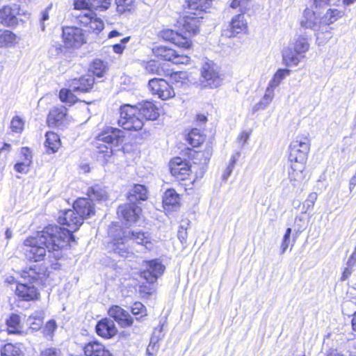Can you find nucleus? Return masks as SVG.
I'll return each mask as SVG.
<instances>
[{
	"label": "nucleus",
	"mask_w": 356,
	"mask_h": 356,
	"mask_svg": "<svg viewBox=\"0 0 356 356\" xmlns=\"http://www.w3.org/2000/svg\"><path fill=\"white\" fill-rule=\"evenodd\" d=\"M134 0H115L118 11L124 13L130 10L134 5Z\"/></svg>",
	"instance_id": "obj_52"
},
{
	"label": "nucleus",
	"mask_w": 356,
	"mask_h": 356,
	"mask_svg": "<svg viewBox=\"0 0 356 356\" xmlns=\"http://www.w3.org/2000/svg\"><path fill=\"white\" fill-rule=\"evenodd\" d=\"M146 269L141 272V277L149 283H154L165 270V266L158 259L145 261Z\"/></svg>",
	"instance_id": "obj_14"
},
{
	"label": "nucleus",
	"mask_w": 356,
	"mask_h": 356,
	"mask_svg": "<svg viewBox=\"0 0 356 356\" xmlns=\"http://www.w3.org/2000/svg\"><path fill=\"white\" fill-rule=\"evenodd\" d=\"M15 293L23 300L30 301L39 298L40 293L34 284L32 283L18 284Z\"/></svg>",
	"instance_id": "obj_21"
},
{
	"label": "nucleus",
	"mask_w": 356,
	"mask_h": 356,
	"mask_svg": "<svg viewBox=\"0 0 356 356\" xmlns=\"http://www.w3.org/2000/svg\"><path fill=\"white\" fill-rule=\"evenodd\" d=\"M40 356H60V351L56 348H47L43 350Z\"/></svg>",
	"instance_id": "obj_59"
},
{
	"label": "nucleus",
	"mask_w": 356,
	"mask_h": 356,
	"mask_svg": "<svg viewBox=\"0 0 356 356\" xmlns=\"http://www.w3.org/2000/svg\"><path fill=\"white\" fill-rule=\"evenodd\" d=\"M60 225H66L68 228L59 227L60 229L67 231L69 233L70 241H74V237L72 233L76 231L83 223L82 218L78 215L74 209L61 211L58 218Z\"/></svg>",
	"instance_id": "obj_7"
},
{
	"label": "nucleus",
	"mask_w": 356,
	"mask_h": 356,
	"mask_svg": "<svg viewBox=\"0 0 356 356\" xmlns=\"http://www.w3.org/2000/svg\"><path fill=\"white\" fill-rule=\"evenodd\" d=\"M310 145L308 136H297L289 146V160L291 163L306 164Z\"/></svg>",
	"instance_id": "obj_5"
},
{
	"label": "nucleus",
	"mask_w": 356,
	"mask_h": 356,
	"mask_svg": "<svg viewBox=\"0 0 356 356\" xmlns=\"http://www.w3.org/2000/svg\"><path fill=\"white\" fill-rule=\"evenodd\" d=\"M187 15L180 18L178 22L179 31L191 40V38L199 32L200 26V19L203 17L199 14L194 15L186 13Z\"/></svg>",
	"instance_id": "obj_6"
},
{
	"label": "nucleus",
	"mask_w": 356,
	"mask_h": 356,
	"mask_svg": "<svg viewBox=\"0 0 356 356\" xmlns=\"http://www.w3.org/2000/svg\"><path fill=\"white\" fill-rule=\"evenodd\" d=\"M83 350L86 356H113L104 345L97 340L87 342L84 345Z\"/></svg>",
	"instance_id": "obj_22"
},
{
	"label": "nucleus",
	"mask_w": 356,
	"mask_h": 356,
	"mask_svg": "<svg viewBox=\"0 0 356 356\" xmlns=\"http://www.w3.org/2000/svg\"><path fill=\"white\" fill-rule=\"evenodd\" d=\"M249 1L250 0H233L231 4V7L234 8L239 6L245 8Z\"/></svg>",
	"instance_id": "obj_63"
},
{
	"label": "nucleus",
	"mask_w": 356,
	"mask_h": 356,
	"mask_svg": "<svg viewBox=\"0 0 356 356\" xmlns=\"http://www.w3.org/2000/svg\"><path fill=\"white\" fill-rule=\"evenodd\" d=\"M162 37L165 40H169L184 49H188L191 46V41L187 36L182 35L180 31H175L171 29L164 30Z\"/></svg>",
	"instance_id": "obj_20"
},
{
	"label": "nucleus",
	"mask_w": 356,
	"mask_h": 356,
	"mask_svg": "<svg viewBox=\"0 0 356 356\" xmlns=\"http://www.w3.org/2000/svg\"><path fill=\"white\" fill-rule=\"evenodd\" d=\"M50 8H47L45 10L42 12V17H41V29L42 31L44 30V22L49 19V10Z\"/></svg>",
	"instance_id": "obj_64"
},
{
	"label": "nucleus",
	"mask_w": 356,
	"mask_h": 356,
	"mask_svg": "<svg viewBox=\"0 0 356 356\" xmlns=\"http://www.w3.org/2000/svg\"><path fill=\"white\" fill-rule=\"evenodd\" d=\"M142 209L132 202L120 205L118 208V215L120 218L124 220L127 224L131 225L138 220Z\"/></svg>",
	"instance_id": "obj_13"
},
{
	"label": "nucleus",
	"mask_w": 356,
	"mask_h": 356,
	"mask_svg": "<svg viewBox=\"0 0 356 356\" xmlns=\"http://www.w3.org/2000/svg\"><path fill=\"white\" fill-rule=\"evenodd\" d=\"M118 330L114 322L109 318H104L96 325L97 334L106 339H111L117 334Z\"/></svg>",
	"instance_id": "obj_24"
},
{
	"label": "nucleus",
	"mask_w": 356,
	"mask_h": 356,
	"mask_svg": "<svg viewBox=\"0 0 356 356\" xmlns=\"http://www.w3.org/2000/svg\"><path fill=\"white\" fill-rule=\"evenodd\" d=\"M148 191L145 185L134 184L129 191L127 199L129 202L135 204L138 201L147 199Z\"/></svg>",
	"instance_id": "obj_27"
},
{
	"label": "nucleus",
	"mask_w": 356,
	"mask_h": 356,
	"mask_svg": "<svg viewBox=\"0 0 356 356\" xmlns=\"http://www.w3.org/2000/svg\"><path fill=\"white\" fill-rule=\"evenodd\" d=\"M72 90L62 89L59 92V97L61 102L68 104L70 106L77 101L76 97L72 93Z\"/></svg>",
	"instance_id": "obj_48"
},
{
	"label": "nucleus",
	"mask_w": 356,
	"mask_h": 356,
	"mask_svg": "<svg viewBox=\"0 0 356 356\" xmlns=\"http://www.w3.org/2000/svg\"><path fill=\"white\" fill-rule=\"evenodd\" d=\"M91 70L94 75L102 77L106 71V66L101 60H95L91 65Z\"/></svg>",
	"instance_id": "obj_49"
},
{
	"label": "nucleus",
	"mask_w": 356,
	"mask_h": 356,
	"mask_svg": "<svg viewBox=\"0 0 356 356\" xmlns=\"http://www.w3.org/2000/svg\"><path fill=\"white\" fill-rule=\"evenodd\" d=\"M124 236L127 239L129 238L131 243H136L138 245L144 246L147 250H150L153 248V243L148 232L124 229Z\"/></svg>",
	"instance_id": "obj_17"
},
{
	"label": "nucleus",
	"mask_w": 356,
	"mask_h": 356,
	"mask_svg": "<svg viewBox=\"0 0 356 356\" xmlns=\"http://www.w3.org/2000/svg\"><path fill=\"white\" fill-rule=\"evenodd\" d=\"M63 38L65 46L68 48L79 47L85 42L82 29L73 26L63 29Z\"/></svg>",
	"instance_id": "obj_12"
},
{
	"label": "nucleus",
	"mask_w": 356,
	"mask_h": 356,
	"mask_svg": "<svg viewBox=\"0 0 356 356\" xmlns=\"http://www.w3.org/2000/svg\"><path fill=\"white\" fill-rule=\"evenodd\" d=\"M90 8L104 11L109 8L111 0H88Z\"/></svg>",
	"instance_id": "obj_50"
},
{
	"label": "nucleus",
	"mask_w": 356,
	"mask_h": 356,
	"mask_svg": "<svg viewBox=\"0 0 356 356\" xmlns=\"http://www.w3.org/2000/svg\"><path fill=\"white\" fill-rule=\"evenodd\" d=\"M187 78V74L185 72L179 71L171 74L170 79L175 83H185Z\"/></svg>",
	"instance_id": "obj_53"
},
{
	"label": "nucleus",
	"mask_w": 356,
	"mask_h": 356,
	"mask_svg": "<svg viewBox=\"0 0 356 356\" xmlns=\"http://www.w3.org/2000/svg\"><path fill=\"white\" fill-rule=\"evenodd\" d=\"M154 54L165 60L171 61L175 64H188L190 57L185 54H180L173 49L165 46H159L153 49Z\"/></svg>",
	"instance_id": "obj_10"
},
{
	"label": "nucleus",
	"mask_w": 356,
	"mask_h": 356,
	"mask_svg": "<svg viewBox=\"0 0 356 356\" xmlns=\"http://www.w3.org/2000/svg\"><path fill=\"white\" fill-rule=\"evenodd\" d=\"M122 137V130L113 127L107 128L106 131L97 138L98 157L107 161L113 155V146H118Z\"/></svg>",
	"instance_id": "obj_2"
},
{
	"label": "nucleus",
	"mask_w": 356,
	"mask_h": 356,
	"mask_svg": "<svg viewBox=\"0 0 356 356\" xmlns=\"http://www.w3.org/2000/svg\"><path fill=\"white\" fill-rule=\"evenodd\" d=\"M290 44L294 49V51L301 56H304L309 48L307 39L302 36H299L294 42L290 43Z\"/></svg>",
	"instance_id": "obj_44"
},
{
	"label": "nucleus",
	"mask_w": 356,
	"mask_h": 356,
	"mask_svg": "<svg viewBox=\"0 0 356 356\" xmlns=\"http://www.w3.org/2000/svg\"><path fill=\"white\" fill-rule=\"evenodd\" d=\"M56 323L54 320L49 321L45 325L44 332L47 335H51L53 334L54 330L56 329Z\"/></svg>",
	"instance_id": "obj_57"
},
{
	"label": "nucleus",
	"mask_w": 356,
	"mask_h": 356,
	"mask_svg": "<svg viewBox=\"0 0 356 356\" xmlns=\"http://www.w3.org/2000/svg\"><path fill=\"white\" fill-rule=\"evenodd\" d=\"M16 40V35L8 30H0V47L11 46Z\"/></svg>",
	"instance_id": "obj_45"
},
{
	"label": "nucleus",
	"mask_w": 356,
	"mask_h": 356,
	"mask_svg": "<svg viewBox=\"0 0 356 356\" xmlns=\"http://www.w3.org/2000/svg\"><path fill=\"white\" fill-rule=\"evenodd\" d=\"M248 29V24L243 14H238L232 17L227 28L223 30V35L227 38L236 36Z\"/></svg>",
	"instance_id": "obj_15"
},
{
	"label": "nucleus",
	"mask_w": 356,
	"mask_h": 356,
	"mask_svg": "<svg viewBox=\"0 0 356 356\" xmlns=\"http://www.w3.org/2000/svg\"><path fill=\"white\" fill-rule=\"evenodd\" d=\"M118 124L125 130L134 131L140 130L144 126V121L138 106L129 104L122 106Z\"/></svg>",
	"instance_id": "obj_3"
},
{
	"label": "nucleus",
	"mask_w": 356,
	"mask_h": 356,
	"mask_svg": "<svg viewBox=\"0 0 356 356\" xmlns=\"http://www.w3.org/2000/svg\"><path fill=\"white\" fill-rule=\"evenodd\" d=\"M24 122L22 120L16 116L11 121V129L13 131L20 132L23 129Z\"/></svg>",
	"instance_id": "obj_54"
},
{
	"label": "nucleus",
	"mask_w": 356,
	"mask_h": 356,
	"mask_svg": "<svg viewBox=\"0 0 356 356\" xmlns=\"http://www.w3.org/2000/svg\"><path fill=\"white\" fill-rule=\"evenodd\" d=\"M177 235L181 243H185L186 242L187 232L186 228L184 227V225H181L179 227Z\"/></svg>",
	"instance_id": "obj_61"
},
{
	"label": "nucleus",
	"mask_w": 356,
	"mask_h": 356,
	"mask_svg": "<svg viewBox=\"0 0 356 356\" xmlns=\"http://www.w3.org/2000/svg\"><path fill=\"white\" fill-rule=\"evenodd\" d=\"M275 88L268 84L264 95L261 101L255 105L256 109H265L270 104L275 96Z\"/></svg>",
	"instance_id": "obj_37"
},
{
	"label": "nucleus",
	"mask_w": 356,
	"mask_h": 356,
	"mask_svg": "<svg viewBox=\"0 0 356 356\" xmlns=\"http://www.w3.org/2000/svg\"><path fill=\"white\" fill-rule=\"evenodd\" d=\"M44 317V309H40L35 310L31 315L28 317L26 319V323L33 330H39L43 324Z\"/></svg>",
	"instance_id": "obj_34"
},
{
	"label": "nucleus",
	"mask_w": 356,
	"mask_h": 356,
	"mask_svg": "<svg viewBox=\"0 0 356 356\" xmlns=\"http://www.w3.org/2000/svg\"><path fill=\"white\" fill-rule=\"evenodd\" d=\"M186 2L188 9L186 13L194 15H201L211 4V0H186Z\"/></svg>",
	"instance_id": "obj_30"
},
{
	"label": "nucleus",
	"mask_w": 356,
	"mask_h": 356,
	"mask_svg": "<svg viewBox=\"0 0 356 356\" xmlns=\"http://www.w3.org/2000/svg\"><path fill=\"white\" fill-rule=\"evenodd\" d=\"M291 234V229L287 228L286 230V232L284 235L283 240H282V244L280 246L281 254H284L289 247V238H290Z\"/></svg>",
	"instance_id": "obj_56"
},
{
	"label": "nucleus",
	"mask_w": 356,
	"mask_h": 356,
	"mask_svg": "<svg viewBox=\"0 0 356 356\" xmlns=\"http://www.w3.org/2000/svg\"><path fill=\"white\" fill-rule=\"evenodd\" d=\"M306 164L291 163V169L289 171V177L293 186H300L306 178Z\"/></svg>",
	"instance_id": "obj_25"
},
{
	"label": "nucleus",
	"mask_w": 356,
	"mask_h": 356,
	"mask_svg": "<svg viewBox=\"0 0 356 356\" xmlns=\"http://www.w3.org/2000/svg\"><path fill=\"white\" fill-rule=\"evenodd\" d=\"M131 312L136 316V320H140L142 317L147 316L145 307L139 302H135L131 307Z\"/></svg>",
	"instance_id": "obj_51"
},
{
	"label": "nucleus",
	"mask_w": 356,
	"mask_h": 356,
	"mask_svg": "<svg viewBox=\"0 0 356 356\" xmlns=\"http://www.w3.org/2000/svg\"><path fill=\"white\" fill-rule=\"evenodd\" d=\"M67 109L64 106L54 107L47 117V122L50 127L60 126L66 115Z\"/></svg>",
	"instance_id": "obj_28"
},
{
	"label": "nucleus",
	"mask_w": 356,
	"mask_h": 356,
	"mask_svg": "<svg viewBox=\"0 0 356 356\" xmlns=\"http://www.w3.org/2000/svg\"><path fill=\"white\" fill-rule=\"evenodd\" d=\"M304 57L296 52L290 44L282 51L283 61L287 66L298 65Z\"/></svg>",
	"instance_id": "obj_32"
},
{
	"label": "nucleus",
	"mask_w": 356,
	"mask_h": 356,
	"mask_svg": "<svg viewBox=\"0 0 356 356\" xmlns=\"http://www.w3.org/2000/svg\"><path fill=\"white\" fill-rule=\"evenodd\" d=\"M73 208L83 220L95 214L94 204L89 198H79L74 202Z\"/></svg>",
	"instance_id": "obj_23"
},
{
	"label": "nucleus",
	"mask_w": 356,
	"mask_h": 356,
	"mask_svg": "<svg viewBox=\"0 0 356 356\" xmlns=\"http://www.w3.org/2000/svg\"><path fill=\"white\" fill-rule=\"evenodd\" d=\"M129 39L130 37L124 38L120 40V43L113 44L112 46L113 51L116 54H121L125 48L124 44L129 41Z\"/></svg>",
	"instance_id": "obj_55"
},
{
	"label": "nucleus",
	"mask_w": 356,
	"mask_h": 356,
	"mask_svg": "<svg viewBox=\"0 0 356 356\" xmlns=\"http://www.w3.org/2000/svg\"><path fill=\"white\" fill-rule=\"evenodd\" d=\"M179 204V196L174 189L167 190L163 196V208L167 211L175 209Z\"/></svg>",
	"instance_id": "obj_33"
},
{
	"label": "nucleus",
	"mask_w": 356,
	"mask_h": 356,
	"mask_svg": "<svg viewBox=\"0 0 356 356\" xmlns=\"http://www.w3.org/2000/svg\"><path fill=\"white\" fill-rule=\"evenodd\" d=\"M344 15L343 10L338 9H329L322 18L323 23L325 24H330L336 22Z\"/></svg>",
	"instance_id": "obj_41"
},
{
	"label": "nucleus",
	"mask_w": 356,
	"mask_h": 356,
	"mask_svg": "<svg viewBox=\"0 0 356 356\" xmlns=\"http://www.w3.org/2000/svg\"><path fill=\"white\" fill-rule=\"evenodd\" d=\"M6 324L9 334H20L22 332L20 318L17 314H12L6 321Z\"/></svg>",
	"instance_id": "obj_39"
},
{
	"label": "nucleus",
	"mask_w": 356,
	"mask_h": 356,
	"mask_svg": "<svg viewBox=\"0 0 356 356\" xmlns=\"http://www.w3.org/2000/svg\"><path fill=\"white\" fill-rule=\"evenodd\" d=\"M74 5L76 9H84L88 8L89 10H91L88 0V1L86 0H74Z\"/></svg>",
	"instance_id": "obj_60"
},
{
	"label": "nucleus",
	"mask_w": 356,
	"mask_h": 356,
	"mask_svg": "<svg viewBox=\"0 0 356 356\" xmlns=\"http://www.w3.org/2000/svg\"><path fill=\"white\" fill-rule=\"evenodd\" d=\"M79 22L85 26L95 31H100L104 29V22L95 17V14L87 10L83 14L78 17Z\"/></svg>",
	"instance_id": "obj_19"
},
{
	"label": "nucleus",
	"mask_w": 356,
	"mask_h": 356,
	"mask_svg": "<svg viewBox=\"0 0 356 356\" xmlns=\"http://www.w3.org/2000/svg\"><path fill=\"white\" fill-rule=\"evenodd\" d=\"M170 168L172 175L181 180H185L192 171L188 162L183 161L179 157L175 158L170 161Z\"/></svg>",
	"instance_id": "obj_16"
},
{
	"label": "nucleus",
	"mask_w": 356,
	"mask_h": 356,
	"mask_svg": "<svg viewBox=\"0 0 356 356\" xmlns=\"http://www.w3.org/2000/svg\"><path fill=\"white\" fill-rule=\"evenodd\" d=\"M69 233L58 225H49L35 236L24 240L22 251L27 259L35 262L42 261L47 250L49 257L56 259L61 257L60 250L69 244Z\"/></svg>",
	"instance_id": "obj_1"
},
{
	"label": "nucleus",
	"mask_w": 356,
	"mask_h": 356,
	"mask_svg": "<svg viewBox=\"0 0 356 356\" xmlns=\"http://www.w3.org/2000/svg\"><path fill=\"white\" fill-rule=\"evenodd\" d=\"M200 84L203 87L218 88L222 83L219 72L212 62L205 63L201 69Z\"/></svg>",
	"instance_id": "obj_8"
},
{
	"label": "nucleus",
	"mask_w": 356,
	"mask_h": 356,
	"mask_svg": "<svg viewBox=\"0 0 356 356\" xmlns=\"http://www.w3.org/2000/svg\"><path fill=\"white\" fill-rule=\"evenodd\" d=\"M205 136L198 129H193L188 134L187 140L193 147L200 146L204 140Z\"/></svg>",
	"instance_id": "obj_40"
},
{
	"label": "nucleus",
	"mask_w": 356,
	"mask_h": 356,
	"mask_svg": "<svg viewBox=\"0 0 356 356\" xmlns=\"http://www.w3.org/2000/svg\"><path fill=\"white\" fill-rule=\"evenodd\" d=\"M161 332H162V326L159 329L156 328L154 331L153 335L151 337L150 342L149 346L147 348V353L150 355H154V352L156 351L159 348V346L157 343L159 339L161 338Z\"/></svg>",
	"instance_id": "obj_42"
},
{
	"label": "nucleus",
	"mask_w": 356,
	"mask_h": 356,
	"mask_svg": "<svg viewBox=\"0 0 356 356\" xmlns=\"http://www.w3.org/2000/svg\"><path fill=\"white\" fill-rule=\"evenodd\" d=\"M44 276V273L37 271L36 265H34L33 267H30L27 270H24L22 275L24 279L33 281V282H38L40 280H42Z\"/></svg>",
	"instance_id": "obj_43"
},
{
	"label": "nucleus",
	"mask_w": 356,
	"mask_h": 356,
	"mask_svg": "<svg viewBox=\"0 0 356 356\" xmlns=\"http://www.w3.org/2000/svg\"><path fill=\"white\" fill-rule=\"evenodd\" d=\"M22 152L24 154L25 161L16 163L15 165V170L20 173H26L29 170V164L31 163V156L27 154L29 152L28 148H22Z\"/></svg>",
	"instance_id": "obj_46"
},
{
	"label": "nucleus",
	"mask_w": 356,
	"mask_h": 356,
	"mask_svg": "<svg viewBox=\"0 0 356 356\" xmlns=\"http://www.w3.org/2000/svg\"><path fill=\"white\" fill-rule=\"evenodd\" d=\"M317 193H311L307 199L305 201V204L307 207H312L314 205L315 202L317 200Z\"/></svg>",
	"instance_id": "obj_62"
},
{
	"label": "nucleus",
	"mask_w": 356,
	"mask_h": 356,
	"mask_svg": "<svg viewBox=\"0 0 356 356\" xmlns=\"http://www.w3.org/2000/svg\"><path fill=\"white\" fill-rule=\"evenodd\" d=\"M87 195L92 201V200H104L107 198L106 191L99 185L88 188Z\"/></svg>",
	"instance_id": "obj_38"
},
{
	"label": "nucleus",
	"mask_w": 356,
	"mask_h": 356,
	"mask_svg": "<svg viewBox=\"0 0 356 356\" xmlns=\"http://www.w3.org/2000/svg\"><path fill=\"white\" fill-rule=\"evenodd\" d=\"M94 84V78L90 75L83 76L72 81L71 88L74 92H86Z\"/></svg>",
	"instance_id": "obj_29"
},
{
	"label": "nucleus",
	"mask_w": 356,
	"mask_h": 356,
	"mask_svg": "<svg viewBox=\"0 0 356 356\" xmlns=\"http://www.w3.org/2000/svg\"><path fill=\"white\" fill-rule=\"evenodd\" d=\"M234 164H235V159L233 158L222 176V178L224 181H227V179L229 178V177L231 175V174L233 171V169L234 168Z\"/></svg>",
	"instance_id": "obj_58"
},
{
	"label": "nucleus",
	"mask_w": 356,
	"mask_h": 356,
	"mask_svg": "<svg viewBox=\"0 0 356 356\" xmlns=\"http://www.w3.org/2000/svg\"><path fill=\"white\" fill-rule=\"evenodd\" d=\"M148 85L152 92L163 100L170 99L175 95L172 87L163 79H152L149 81Z\"/></svg>",
	"instance_id": "obj_11"
},
{
	"label": "nucleus",
	"mask_w": 356,
	"mask_h": 356,
	"mask_svg": "<svg viewBox=\"0 0 356 356\" xmlns=\"http://www.w3.org/2000/svg\"><path fill=\"white\" fill-rule=\"evenodd\" d=\"M1 356H24L21 344L6 343L1 348Z\"/></svg>",
	"instance_id": "obj_36"
},
{
	"label": "nucleus",
	"mask_w": 356,
	"mask_h": 356,
	"mask_svg": "<svg viewBox=\"0 0 356 356\" xmlns=\"http://www.w3.org/2000/svg\"><path fill=\"white\" fill-rule=\"evenodd\" d=\"M321 23L323 21L320 20L314 10L309 8L305 9L303 17L300 21L302 27L317 31L321 28Z\"/></svg>",
	"instance_id": "obj_26"
},
{
	"label": "nucleus",
	"mask_w": 356,
	"mask_h": 356,
	"mask_svg": "<svg viewBox=\"0 0 356 356\" xmlns=\"http://www.w3.org/2000/svg\"><path fill=\"white\" fill-rule=\"evenodd\" d=\"M140 113V116L143 118V120H156L159 114L158 108L152 102H145L140 104L138 107Z\"/></svg>",
	"instance_id": "obj_31"
},
{
	"label": "nucleus",
	"mask_w": 356,
	"mask_h": 356,
	"mask_svg": "<svg viewBox=\"0 0 356 356\" xmlns=\"http://www.w3.org/2000/svg\"><path fill=\"white\" fill-rule=\"evenodd\" d=\"M108 314L122 327H130L133 324L134 320L131 315L120 306L111 307L108 310Z\"/></svg>",
	"instance_id": "obj_18"
},
{
	"label": "nucleus",
	"mask_w": 356,
	"mask_h": 356,
	"mask_svg": "<svg viewBox=\"0 0 356 356\" xmlns=\"http://www.w3.org/2000/svg\"><path fill=\"white\" fill-rule=\"evenodd\" d=\"M29 15L27 12L22 10L19 5L13 4L11 6H4L0 10V23L4 26H13L22 21L20 16Z\"/></svg>",
	"instance_id": "obj_9"
},
{
	"label": "nucleus",
	"mask_w": 356,
	"mask_h": 356,
	"mask_svg": "<svg viewBox=\"0 0 356 356\" xmlns=\"http://www.w3.org/2000/svg\"><path fill=\"white\" fill-rule=\"evenodd\" d=\"M44 145L49 154L55 153L60 146V140L58 134L54 132H47Z\"/></svg>",
	"instance_id": "obj_35"
},
{
	"label": "nucleus",
	"mask_w": 356,
	"mask_h": 356,
	"mask_svg": "<svg viewBox=\"0 0 356 356\" xmlns=\"http://www.w3.org/2000/svg\"><path fill=\"white\" fill-rule=\"evenodd\" d=\"M289 70L280 69L275 72L273 79L269 81L268 84L276 88L285 79V77L289 75Z\"/></svg>",
	"instance_id": "obj_47"
},
{
	"label": "nucleus",
	"mask_w": 356,
	"mask_h": 356,
	"mask_svg": "<svg viewBox=\"0 0 356 356\" xmlns=\"http://www.w3.org/2000/svg\"><path fill=\"white\" fill-rule=\"evenodd\" d=\"M124 229H122L118 225H113L110 227L108 234L112 241L108 245L110 251L119 254L121 257H127L131 252V243L129 238L124 236Z\"/></svg>",
	"instance_id": "obj_4"
}]
</instances>
